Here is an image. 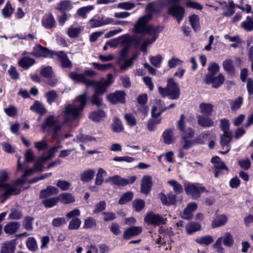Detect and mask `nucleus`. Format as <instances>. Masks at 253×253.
<instances>
[{
	"label": "nucleus",
	"mask_w": 253,
	"mask_h": 253,
	"mask_svg": "<svg viewBox=\"0 0 253 253\" xmlns=\"http://www.w3.org/2000/svg\"><path fill=\"white\" fill-rule=\"evenodd\" d=\"M218 3L224 10L222 15L225 16H231L235 12L234 8L236 5L233 0H229L228 3L226 1H219Z\"/></svg>",
	"instance_id": "14"
},
{
	"label": "nucleus",
	"mask_w": 253,
	"mask_h": 253,
	"mask_svg": "<svg viewBox=\"0 0 253 253\" xmlns=\"http://www.w3.org/2000/svg\"><path fill=\"white\" fill-rule=\"evenodd\" d=\"M58 192V189L52 186H48L45 189L42 190L40 194L41 198H45Z\"/></svg>",
	"instance_id": "23"
},
{
	"label": "nucleus",
	"mask_w": 253,
	"mask_h": 253,
	"mask_svg": "<svg viewBox=\"0 0 253 253\" xmlns=\"http://www.w3.org/2000/svg\"><path fill=\"white\" fill-rule=\"evenodd\" d=\"M189 22L193 29L196 31L200 27L199 18L198 15L193 14L189 17Z\"/></svg>",
	"instance_id": "45"
},
{
	"label": "nucleus",
	"mask_w": 253,
	"mask_h": 253,
	"mask_svg": "<svg viewBox=\"0 0 253 253\" xmlns=\"http://www.w3.org/2000/svg\"><path fill=\"white\" fill-rule=\"evenodd\" d=\"M53 74L52 69L50 66L45 67L41 71V75L46 78L52 77Z\"/></svg>",
	"instance_id": "56"
},
{
	"label": "nucleus",
	"mask_w": 253,
	"mask_h": 253,
	"mask_svg": "<svg viewBox=\"0 0 253 253\" xmlns=\"http://www.w3.org/2000/svg\"><path fill=\"white\" fill-rule=\"evenodd\" d=\"M125 93L123 91H116L107 96V99L113 104L120 102L124 103L125 102Z\"/></svg>",
	"instance_id": "16"
},
{
	"label": "nucleus",
	"mask_w": 253,
	"mask_h": 253,
	"mask_svg": "<svg viewBox=\"0 0 253 253\" xmlns=\"http://www.w3.org/2000/svg\"><path fill=\"white\" fill-rule=\"evenodd\" d=\"M112 130L115 132H120L123 131L124 127L121 121L118 118H114L111 125Z\"/></svg>",
	"instance_id": "39"
},
{
	"label": "nucleus",
	"mask_w": 253,
	"mask_h": 253,
	"mask_svg": "<svg viewBox=\"0 0 253 253\" xmlns=\"http://www.w3.org/2000/svg\"><path fill=\"white\" fill-rule=\"evenodd\" d=\"M184 13V8L178 5H174L169 9V13L176 17L178 23L183 19Z\"/></svg>",
	"instance_id": "15"
},
{
	"label": "nucleus",
	"mask_w": 253,
	"mask_h": 253,
	"mask_svg": "<svg viewBox=\"0 0 253 253\" xmlns=\"http://www.w3.org/2000/svg\"><path fill=\"white\" fill-rule=\"evenodd\" d=\"M125 119L129 126H134L136 125V120L133 115L129 113L126 114Z\"/></svg>",
	"instance_id": "63"
},
{
	"label": "nucleus",
	"mask_w": 253,
	"mask_h": 253,
	"mask_svg": "<svg viewBox=\"0 0 253 253\" xmlns=\"http://www.w3.org/2000/svg\"><path fill=\"white\" fill-rule=\"evenodd\" d=\"M222 65L224 69L229 74H233L235 67L233 65V61L230 59H227L223 62Z\"/></svg>",
	"instance_id": "43"
},
{
	"label": "nucleus",
	"mask_w": 253,
	"mask_h": 253,
	"mask_svg": "<svg viewBox=\"0 0 253 253\" xmlns=\"http://www.w3.org/2000/svg\"><path fill=\"white\" fill-rule=\"evenodd\" d=\"M81 223L80 218L77 217L73 218L69 223L68 228L70 230H77L79 228Z\"/></svg>",
	"instance_id": "48"
},
{
	"label": "nucleus",
	"mask_w": 253,
	"mask_h": 253,
	"mask_svg": "<svg viewBox=\"0 0 253 253\" xmlns=\"http://www.w3.org/2000/svg\"><path fill=\"white\" fill-rule=\"evenodd\" d=\"M7 177L8 174L6 171L2 170L0 171V187L4 189L5 190L2 195L4 199H6L11 195L19 194L20 192L19 189L12 187L9 184L4 182Z\"/></svg>",
	"instance_id": "4"
},
{
	"label": "nucleus",
	"mask_w": 253,
	"mask_h": 253,
	"mask_svg": "<svg viewBox=\"0 0 253 253\" xmlns=\"http://www.w3.org/2000/svg\"><path fill=\"white\" fill-rule=\"evenodd\" d=\"M185 191L187 195H191L193 199H196L200 197L202 192L205 191V188L197 186L194 184L187 183L184 186Z\"/></svg>",
	"instance_id": "7"
},
{
	"label": "nucleus",
	"mask_w": 253,
	"mask_h": 253,
	"mask_svg": "<svg viewBox=\"0 0 253 253\" xmlns=\"http://www.w3.org/2000/svg\"><path fill=\"white\" fill-rule=\"evenodd\" d=\"M34 63V59L28 57H24L22 58L18 62L19 66L24 68H28Z\"/></svg>",
	"instance_id": "35"
},
{
	"label": "nucleus",
	"mask_w": 253,
	"mask_h": 253,
	"mask_svg": "<svg viewBox=\"0 0 253 253\" xmlns=\"http://www.w3.org/2000/svg\"><path fill=\"white\" fill-rule=\"evenodd\" d=\"M168 183L173 187L175 192L180 193L183 192V188L181 184L174 180H171L168 181Z\"/></svg>",
	"instance_id": "64"
},
{
	"label": "nucleus",
	"mask_w": 253,
	"mask_h": 253,
	"mask_svg": "<svg viewBox=\"0 0 253 253\" xmlns=\"http://www.w3.org/2000/svg\"><path fill=\"white\" fill-rule=\"evenodd\" d=\"M224 77L222 74H218V76L212 77L211 75H206L205 78V82L207 84H211L214 88H217L220 86L224 82Z\"/></svg>",
	"instance_id": "12"
},
{
	"label": "nucleus",
	"mask_w": 253,
	"mask_h": 253,
	"mask_svg": "<svg viewBox=\"0 0 253 253\" xmlns=\"http://www.w3.org/2000/svg\"><path fill=\"white\" fill-rule=\"evenodd\" d=\"M211 161L212 163L214 164V167L215 169H227V168L224 162L221 161L218 157L215 156L212 157Z\"/></svg>",
	"instance_id": "37"
},
{
	"label": "nucleus",
	"mask_w": 253,
	"mask_h": 253,
	"mask_svg": "<svg viewBox=\"0 0 253 253\" xmlns=\"http://www.w3.org/2000/svg\"><path fill=\"white\" fill-rule=\"evenodd\" d=\"M232 139V133H223L220 136V144L222 147H230L229 144Z\"/></svg>",
	"instance_id": "31"
},
{
	"label": "nucleus",
	"mask_w": 253,
	"mask_h": 253,
	"mask_svg": "<svg viewBox=\"0 0 253 253\" xmlns=\"http://www.w3.org/2000/svg\"><path fill=\"white\" fill-rule=\"evenodd\" d=\"M151 14H147L140 17L134 25V32L144 35H157L158 33L164 30V27H154L152 25H147L148 21L152 18Z\"/></svg>",
	"instance_id": "2"
},
{
	"label": "nucleus",
	"mask_w": 253,
	"mask_h": 253,
	"mask_svg": "<svg viewBox=\"0 0 253 253\" xmlns=\"http://www.w3.org/2000/svg\"><path fill=\"white\" fill-rule=\"evenodd\" d=\"M95 170L89 169L84 171L81 173V180L84 182H88L94 176Z\"/></svg>",
	"instance_id": "28"
},
{
	"label": "nucleus",
	"mask_w": 253,
	"mask_h": 253,
	"mask_svg": "<svg viewBox=\"0 0 253 253\" xmlns=\"http://www.w3.org/2000/svg\"><path fill=\"white\" fill-rule=\"evenodd\" d=\"M96 225V220L92 217H88L84 220V229L92 228Z\"/></svg>",
	"instance_id": "59"
},
{
	"label": "nucleus",
	"mask_w": 253,
	"mask_h": 253,
	"mask_svg": "<svg viewBox=\"0 0 253 253\" xmlns=\"http://www.w3.org/2000/svg\"><path fill=\"white\" fill-rule=\"evenodd\" d=\"M200 112L206 116L211 115L213 111V105L211 103H201L199 105Z\"/></svg>",
	"instance_id": "30"
},
{
	"label": "nucleus",
	"mask_w": 253,
	"mask_h": 253,
	"mask_svg": "<svg viewBox=\"0 0 253 253\" xmlns=\"http://www.w3.org/2000/svg\"><path fill=\"white\" fill-rule=\"evenodd\" d=\"M213 241V238L210 235L205 236L197 238L196 239V242L201 245H205L208 246L212 243Z\"/></svg>",
	"instance_id": "40"
},
{
	"label": "nucleus",
	"mask_w": 253,
	"mask_h": 253,
	"mask_svg": "<svg viewBox=\"0 0 253 253\" xmlns=\"http://www.w3.org/2000/svg\"><path fill=\"white\" fill-rule=\"evenodd\" d=\"M223 244L227 247H231L234 243L232 235L229 232H226L224 237H222Z\"/></svg>",
	"instance_id": "49"
},
{
	"label": "nucleus",
	"mask_w": 253,
	"mask_h": 253,
	"mask_svg": "<svg viewBox=\"0 0 253 253\" xmlns=\"http://www.w3.org/2000/svg\"><path fill=\"white\" fill-rule=\"evenodd\" d=\"M20 227V224L17 222H10L3 228L4 231L9 234L15 233Z\"/></svg>",
	"instance_id": "25"
},
{
	"label": "nucleus",
	"mask_w": 253,
	"mask_h": 253,
	"mask_svg": "<svg viewBox=\"0 0 253 253\" xmlns=\"http://www.w3.org/2000/svg\"><path fill=\"white\" fill-rule=\"evenodd\" d=\"M219 66L215 63H211L209 65L208 71L209 72L206 75H211L212 77L219 71Z\"/></svg>",
	"instance_id": "50"
},
{
	"label": "nucleus",
	"mask_w": 253,
	"mask_h": 253,
	"mask_svg": "<svg viewBox=\"0 0 253 253\" xmlns=\"http://www.w3.org/2000/svg\"><path fill=\"white\" fill-rule=\"evenodd\" d=\"M45 137H44L41 141L35 142L34 143L35 147L38 150H46L49 148L48 144L45 140Z\"/></svg>",
	"instance_id": "47"
},
{
	"label": "nucleus",
	"mask_w": 253,
	"mask_h": 253,
	"mask_svg": "<svg viewBox=\"0 0 253 253\" xmlns=\"http://www.w3.org/2000/svg\"><path fill=\"white\" fill-rule=\"evenodd\" d=\"M120 41L125 47L127 46L128 48H129L131 45L137 46L141 41V38L138 36H131L126 34L120 36Z\"/></svg>",
	"instance_id": "6"
},
{
	"label": "nucleus",
	"mask_w": 253,
	"mask_h": 253,
	"mask_svg": "<svg viewBox=\"0 0 253 253\" xmlns=\"http://www.w3.org/2000/svg\"><path fill=\"white\" fill-rule=\"evenodd\" d=\"M87 100V91H85L83 94L78 96L73 104L65 105L62 112L63 122L61 124L55 125L53 129L52 137L57 141H60L58 138V133L64 126L81 118L82 113Z\"/></svg>",
	"instance_id": "1"
},
{
	"label": "nucleus",
	"mask_w": 253,
	"mask_h": 253,
	"mask_svg": "<svg viewBox=\"0 0 253 253\" xmlns=\"http://www.w3.org/2000/svg\"><path fill=\"white\" fill-rule=\"evenodd\" d=\"M184 119L185 116L182 114L181 115L180 120L178 123V127L181 132L182 137L183 139L192 138L194 136V130L191 127L185 128L184 123Z\"/></svg>",
	"instance_id": "8"
},
{
	"label": "nucleus",
	"mask_w": 253,
	"mask_h": 253,
	"mask_svg": "<svg viewBox=\"0 0 253 253\" xmlns=\"http://www.w3.org/2000/svg\"><path fill=\"white\" fill-rule=\"evenodd\" d=\"M31 109L41 115H43L46 112V109L43 105L39 101H36L34 105L31 106Z\"/></svg>",
	"instance_id": "42"
},
{
	"label": "nucleus",
	"mask_w": 253,
	"mask_h": 253,
	"mask_svg": "<svg viewBox=\"0 0 253 253\" xmlns=\"http://www.w3.org/2000/svg\"><path fill=\"white\" fill-rule=\"evenodd\" d=\"M151 39L147 38L145 39L141 46V50L145 52H147V47L149 45L153 43L158 38L157 35L151 36Z\"/></svg>",
	"instance_id": "46"
},
{
	"label": "nucleus",
	"mask_w": 253,
	"mask_h": 253,
	"mask_svg": "<svg viewBox=\"0 0 253 253\" xmlns=\"http://www.w3.org/2000/svg\"><path fill=\"white\" fill-rule=\"evenodd\" d=\"M197 119L198 124L203 127H209L214 126L212 120L208 116L199 115Z\"/></svg>",
	"instance_id": "21"
},
{
	"label": "nucleus",
	"mask_w": 253,
	"mask_h": 253,
	"mask_svg": "<svg viewBox=\"0 0 253 253\" xmlns=\"http://www.w3.org/2000/svg\"><path fill=\"white\" fill-rule=\"evenodd\" d=\"M34 51L32 52V54L37 57H51L53 52L49 50L46 47H42L40 44H37L34 47Z\"/></svg>",
	"instance_id": "17"
},
{
	"label": "nucleus",
	"mask_w": 253,
	"mask_h": 253,
	"mask_svg": "<svg viewBox=\"0 0 253 253\" xmlns=\"http://www.w3.org/2000/svg\"><path fill=\"white\" fill-rule=\"evenodd\" d=\"M94 9V6L92 5H88L86 6L83 7L79 9L77 11V13L80 16L83 17L84 18L86 17V13Z\"/></svg>",
	"instance_id": "53"
},
{
	"label": "nucleus",
	"mask_w": 253,
	"mask_h": 253,
	"mask_svg": "<svg viewBox=\"0 0 253 253\" xmlns=\"http://www.w3.org/2000/svg\"><path fill=\"white\" fill-rule=\"evenodd\" d=\"M142 231L140 227L133 226L127 228L123 234V238L126 240H128L133 236L139 234Z\"/></svg>",
	"instance_id": "20"
},
{
	"label": "nucleus",
	"mask_w": 253,
	"mask_h": 253,
	"mask_svg": "<svg viewBox=\"0 0 253 253\" xmlns=\"http://www.w3.org/2000/svg\"><path fill=\"white\" fill-rule=\"evenodd\" d=\"M72 8L71 2L69 0H64L60 2L58 9L60 11L68 10Z\"/></svg>",
	"instance_id": "58"
},
{
	"label": "nucleus",
	"mask_w": 253,
	"mask_h": 253,
	"mask_svg": "<svg viewBox=\"0 0 253 253\" xmlns=\"http://www.w3.org/2000/svg\"><path fill=\"white\" fill-rule=\"evenodd\" d=\"M55 54L58 56L63 68H71L72 66V62L68 58L66 53L64 51H58Z\"/></svg>",
	"instance_id": "19"
},
{
	"label": "nucleus",
	"mask_w": 253,
	"mask_h": 253,
	"mask_svg": "<svg viewBox=\"0 0 253 253\" xmlns=\"http://www.w3.org/2000/svg\"><path fill=\"white\" fill-rule=\"evenodd\" d=\"M113 75L109 74L107 80H103L98 82L95 88L94 93L98 94H102L106 91L107 87L109 86L113 82L112 80Z\"/></svg>",
	"instance_id": "9"
},
{
	"label": "nucleus",
	"mask_w": 253,
	"mask_h": 253,
	"mask_svg": "<svg viewBox=\"0 0 253 253\" xmlns=\"http://www.w3.org/2000/svg\"><path fill=\"white\" fill-rule=\"evenodd\" d=\"M227 217L224 214L218 215L213 220L212 227L216 228L224 225L227 221Z\"/></svg>",
	"instance_id": "24"
},
{
	"label": "nucleus",
	"mask_w": 253,
	"mask_h": 253,
	"mask_svg": "<svg viewBox=\"0 0 253 253\" xmlns=\"http://www.w3.org/2000/svg\"><path fill=\"white\" fill-rule=\"evenodd\" d=\"M152 187V178L150 176L145 175L143 177L141 185V191L142 193L147 194L151 190Z\"/></svg>",
	"instance_id": "18"
},
{
	"label": "nucleus",
	"mask_w": 253,
	"mask_h": 253,
	"mask_svg": "<svg viewBox=\"0 0 253 253\" xmlns=\"http://www.w3.org/2000/svg\"><path fill=\"white\" fill-rule=\"evenodd\" d=\"M66 223L64 217H57L52 220V225L54 227H59Z\"/></svg>",
	"instance_id": "60"
},
{
	"label": "nucleus",
	"mask_w": 253,
	"mask_h": 253,
	"mask_svg": "<svg viewBox=\"0 0 253 253\" xmlns=\"http://www.w3.org/2000/svg\"><path fill=\"white\" fill-rule=\"evenodd\" d=\"M243 99L242 97L239 96L232 101L230 104L231 109L232 111H236L239 109L243 104Z\"/></svg>",
	"instance_id": "52"
},
{
	"label": "nucleus",
	"mask_w": 253,
	"mask_h": 253,
	"mask_svg": "<svg viewBox=\"0 0 253 253\" xmlns=\"http://www.w3.org/2000/svg\"><path fill=\"white\" fill-rule=\"evenodd\" d=\"M156 106L153 107L151 110V114L153 118H157L161 115L162 113L168 109L173 108L175 106L174 104H171L168 107H164V102L160 100H156Z\"/></svg>",
	"instance_id": "11"
},
{
	"label": "nucleus",
	"mask_w": 253,
	"mask_h": 253,
	"mask_svg": "<svg viewBox=\"0 0 253 253\" xmlns=\"http://www.w3.org/2000/svg\"><path fill=\"white\" fill-rule=\"evenodd\" d=\"M241 27L246 31H251L253 30V19L248 16L246 20L241 24Z\"/></svg>",
	"instance_id": "38"
},
{
	"label": "nucleus",
	"mask_w": 253,
	"mask_h": 253,
	"mask_svg": "<svg viewBox=\"0 0 253 253\" xmlns=\"http://www.w3.org/2000/svg\"><path fill=\"white\" fill-rule=\"evenodd\" d=\"M106 204L105 201H101L95 206L93 213L97 214L106 209Z\"/></svg>",
	"instance_id": "61"
},
{
	"label": "nucleus",
	"mask_w": 253,
	"mask_h": 253,
	"mask_svg": "<svg viewBox=\"0 0 253 253\" xmlns=\"http://www.w3.org/2000/svg\"><path fill=\"white\" fill-rule=\"evenodd\" d=\"M105 117L104 111L102 110H98L90 113L89 118L95 122H100Z\"/></svg>",
	"instance_id": "26"
},
{
	"label": "nucleus",
	"mask_w": 253,
	"mask_h": 253,
	"mask_svg": "<svg viewBox=\"0 0 253 253\" xmlns=\"http://www.w3.org/2000/svg\"><path fill=\"white\" fill-rule=\"evenodd\" d=\"M34 218L31 216H27L25 217L23 221V227L28 231H32L33 229V224Z\"/></svg>",
	"instance_id": "36"
},
{
	"label": "nucleus",
	"mask_w": 253,
	"mask_h": 253,
	"mask_svg": "<svg viewBox=\"0 0 253 253\" xmlns=\"http://www.w3.org/2000/svg\"><path fill=\"white\" fill-rule=\"evenodd\" d=\"M133 198V193L131 192H128L124 194L119 201V204L121 205L124 204L132 200Z\"/></svg>",
	"instance_id": "55"
},
{
	"label": "nucleus",
	"mask_w": 253,
	"mask_h": 253,
	"mask_svg": "<svg viewBox=\"0 0 253 253\" xmlns=\"http://www.w3.org/2000/svg\"><path fill=\"white\" fill-rule=\"evenodd\" d=\"M201 228V226L200 223L194 222H190L186 226V230L188 234H191L200 230Z\"/></svg>",
	"instance_id": "34"
},
{
	"label": "nucleus",
	"mask_w": 253,
	"mask_h": 253,
	"mask_svg": "<svg viewBox=\"0 0 253 253\" xmlns=\"http://www.w3.org/2000/svg\"><path fill=\"white\" fill-rule=\"evenodd\" d=\"M69 77L76 82L82 83L87 87L93 86L94 88L98 82L94 80H87L83 75H78V73L72 72L69 74Z\"/></svg>",
	"instance_id": "10"
},
{
	"label": "nucleus",
	"mask_w": 253,
	"mask_h": 253,
	"mask_svg": "<svg viewBox=\"0 0 253 253\" xmlns=\"http://www.w3.org/2000/svg\"><path fill=\"white\" fill-rule=\"evenodd\" d=\"M45 96L47 98V101L49 104H51L53 102H55L58 97L57 92L54 90L47 92Z\"/></svg>",
	"instance_id": "51"
},
{
	"label": "nucleus",
	"mask_w": 253,
	"mask_h": 253,
	"mask_svg": "<svg viewBox=\"0 0 253 253\" xmlns=\"http://www.w3.org/2000/svg\"><path fill=\"white\" fill-rule=\"evenodd\" d=\"M158 91L163 97L168 96L171 99H177L180 95L178 85L172 78L168 80V84L166 87L163 88L159 86Z\"/></svg>",
	"instance_id": "3"
},
{
	"label": "nucleus",
	"mask_w": 253,
	"mask_h": 253,
	"mask_svg": "<svg viewBox=\"0 0 253 253\" xmlns=\"http://www.w3.org/2000/svg\"><path fill=\"white\" fill-rule=\"evenodd\" d=\"M22 216V212L16 209H12L9 214V218L13 220L20 219Z\"/></svg>",
	"instance_id": "54"
},
{
	"label": "nucleus",
	"mask_w": 253,
	"mask_h": 253,
	"mask_svg": "<svg viewBox=\"0 0 253 253\" xmlns=\"http://www.w3.org/2000/svg\"><path fill=\"white\" fill-rule=\"evenodd\" d=\"M42 25L46 28H51L55 25V21L51 14H49L45 16L42 21Z\"/></svg>",
	"instance_id": "32"
},
{
	"label": "nucleus",
	"mask_w": 253,
	"mask_h": 253,
	"mask_svg": "<svg viewBox=\"0 0 253 253\" xmlns=\"http://www.w3.org/2000/svg\"><path fill=\"white\" fill-rule=\"evenodd\" d=\"M26 245L28 249L31 251L35 252L38 250L37 242L33 237H29L27 239Z\"/></svg>",
	"instance_id": "44"
},
{
	"label": "nucleus",
	"mask_w": 253,
	"mask_h": 253,
	"mask_svg": "<svg viewBox=\"0 0 253 253\" xmlns=\"http://www.w3.org/2000/svg\"><path fill=\"white\" fill-rule=\"evenodd\" d=\"M163 57L160 55H157L155 56H151L150 57V60L151 63L155 67H159L160 65V64L162 61Z\"/></svg>",
	"instance_id": "62"
},
{
	"label": "nucleus",
	"mask_w": 253,
	"mask_h": 253,
	"mask_svg": "<svg viewBox=\"0 0 253 253\" xmlns=\"http://www.w3.org/2000/svg\"><path fill=\"white\" fill-rule=\"evenodd\" d=\"M163 137L165 143L170 144L174 141V138L173 135L172 129H167L163 134Z\"/></svg>",
	"instance_id": "33"
},
{
	"label": "nucleus",
	"mask_w": 253,
	"mask_h": 253,
	"mask_svg": "<svg viewBox=\"0 0 253 253\" xmlns=\"http://www.w3.org/2000/svg\"><path fill=\"white\" fill-rule=\"evenodd\" d=\"M58 122V119L53 115L49 116L45 119L44 123L42 125L43 131L48 127L55 126Z\"/></svg>",
	"instance_id": "29"
},
{
	"label": "nucleus",
	"mask_w": 253,
	"mask_h": 253,
	"mask_svg": "<svg viewBox=\"0 0 253 253\" xmlns=\"http://www.w3.org/2000/svg\"><path fill=\"white\" fill-rule=\"evenodd\" d=\"M59 201L63 204H68L75 202V199L72 194L69 193H64L61 194L58 197Z\"/></svg>",
	"instance_id": "27"
},
{
	"label": "nucleus",
	"mask_w": 253,
	"mask_h": 253,
	"mask_svg": "<svg viewBox=\"0 0 253 253\" xmlns=\"http://www.w3.org/2000/svg\"><path fill=\"white\" fill-rule=\"evenodd\" d=\"M58 201L59 198L58 197H54L43 200L42 203L45 207L49 208L56 205Z\"/></svg>",
	"instance_id": "41"
},
{
	"label": "nucleus",
	"mask_w": 253,
	"mask_h": 253,
	"mask_svg": "<svg viewBox=\"0 0 253 253\" xmlns=\"http://www.w3.org/2000/svg\"><path fill=\"white\" fill-rule=\"evenodd\" d=\"M15 249V245L13 241L5 242L1 246L0 253H13Z\"/></svg>",
	"instance_id": "22"
},
{
	"label": "nucleus",
	"mask_w": 253,
	"mask_h": 253,
	"mask_svg": "<svg viewBox=\"0 0 253 253\" xmlns=\"http://www.w3.org/2000/svg\"><path fill=\"white\" fill-rule=\"evenodd\" d=\"M136 179L135 176H131L128 179H126L122 178L118 175H116L109 177L105 180V182L118 186H125L127 184H132Z\"/></svg>",
	"instance_id": "5"
},
{
	"label": "nucleus",
	"mask_w": 253,
	"mask_h": 253,
	"mask_svg": "<svg viewBox=\"0 0 253 253\" xmlns=\"http://www.w3.org/2000/svg\"><path fill=\"white\" fill-rule=\"evenodd\" d=\"M144 220L147 223L155 225L164 224L166 220L161 215L158 214H154L153 212L148 213L144 218Z\"/></svg>",
	"instance_id": "13"
},
{
	"label": "nucleus",
	"mask_w": 253,
	"mask_h": 253,
	"mask_svg": "<svg viewBox=\"0 0 253 253\" xmlns=\"http://www.w3.org/2000/svg\"><path fill=\"white\" fill-rule=\"evenodd\" d=\"M56 185L62 190L66 191L70 188L71 186V184L65 180H59L56 183Z\"/></svg>",
	"instance_id": "57"
}]
</instances>
